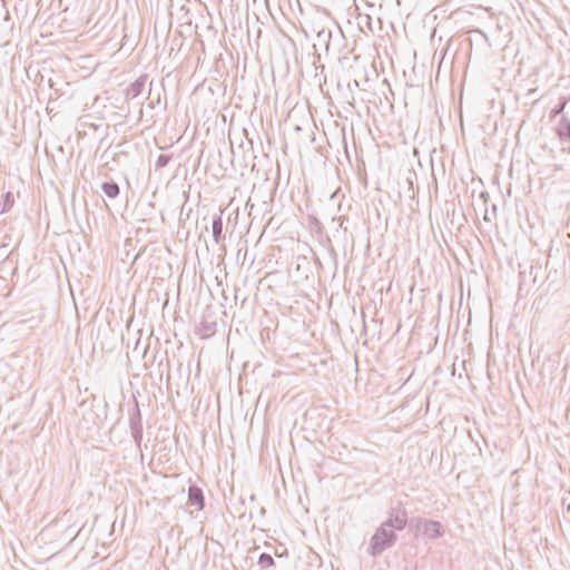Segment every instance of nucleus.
<instances>
[{
  "label": "nucleus",
  "mask_w": 570,
  "mask_h": 570,
  "mask_svg": "<svg viewBox=\"0 0 570 570\" xmlns=\"http://www.w3.org/2000/svg\"><path fill=\"white\" fill-rule=\"evenodd\" d=\"M415 524L416 531H420L429 540H434L444 534V527L441 522L424 518H414L411 520Z\"/></svg>",
  "instance_id": "nucleus-2"
},
{
  "label": "nucleus",
  "mask_w": 570,
  "mask_h": 570,
  "mask_svg": "<svg viewBox=\"0 0 570 570\" xmlns=\"http://www.w3.org/2000/svg\"><path fill=\"white\" fill-rule=\"evenodd\" d=\"M570 105V98H566V97H561L559 99V102L557 106H554L550 114H549V118L552 120L554 119L557 116L559 115H563L566 114L567 111H569V106Z\"/></svg>",
  "instance_id": "nucleus-10"
},
{
  "label": "nucleus",
  "mask_w": 570,
  "mask_h": 570,
  "mask_svg": "<svg viewBox=\"0 0 570 570\" xmlns=\"http://www.w3.org/2000/svg\"><path fill=\"white\" fill-rule=\"evenodd\" d=\"M470 32L478 33L482 38H484L485 41H489V38H488L487 33L484 31H482L481 29H473Z\"/></svg>",
  "instance_id": "nucleus-16"
},
{
  "label": "nucleus",
  "mask_w": 570,
  "mask_h": 570,
  "mask_svg": "<svg viewBox=\"0 0 570 570\" xmlns=\"http://www.w3.org/2000/svg\"><path fill=\"white\" fill-rule=\"evenodd\" d=\"M121 155H125V151L119 150V151L114 153V154L111 155V161H118V159H119V157H120Z\"/></svg>",
  "instance_id": "nucleus-17"
},
{
  "label": "nucleus",
  "mask_w": 570,
  "mask_h": 570,
  "mask_svg": "<svg viewBox=\"0 0 570 570\" xmlns=\"http://www.w3.org/2000/svg\"><path fill=\"white\" fill-rule=\"evenodd\" d=\"M148 80L147 75L139 76L134 82H131L127 89H126V98L127 99H135L138 96L141 95L144 91V88L146 86V82Z\"/></svg>",
  "instance_id": "nucleus-7"
},
{
  "label": "nucleus",
  "mask_w": 570,
  "mask_h": 570,
  "mask_svg": "<svg viewBox=\"0 0 570 570\" xmlns=\"http://www.w3.org/2000/svg\"><path fill=\"white\" fill-rule=\"evenodd\" d=\"M170 160H171V156L170 155L160 154L157 157V160H156V169H160V168L166 167L169 164Z\"/></svg>",
  "instance_id": "nucleus-15"
},
{
  "label": "nucleus",
  "mask_w": 570,
  "mask_h": 570,
  "mask_svg": "<svg viewBox=\"0 0 570 570\" xmlns=\"http://www.w3.org/2000/svg\"><path fill=\"white\" fill-rule=\"evenodd\" d=\"M556 134L561 142H570V117L563 114L557 124ZM563 151L570 154V147L563 148Z\"/></svg>",
  "instance_id": "nucleus-4"
},
{
  "label": "nucleus",
  "mask_w": 570,
  "mask_h": 570,
  "mask_svg": "<svg viewBox=\"0 0 570 570\" xmlns=\"http://www.w3.org/2000/svg\"><path fill=\"white\" fill-rule=\"evenodd\" d=\"M484 220H488V222L490 220V214H488V212H485V214H484Z\"/></svg>",
  "instance_id": "nucleus-19"
},
{
  "label": "nucleus",
  "mask_w": 570,
  "mask_h": 570,
  "mask_svg": "<svg viewBox=\"0 0 570 570\" xmlns=\"http://www.w3.org/2000/svg\"><path fill=\"white\" fill-rule=\"evenodd\" d=\"M101 189L104 194L110 199L117 198L120 193L118 184L115 183L114 180L102 183Z\"/></svg>",
  "instance_id": "nucleus-11"
},
{
  "label": "nucleus",
  "mask_w": 570,
  "mask_h": 570,
  "mask_svg": "<svg viewBox=\"0 0 570 570\" xmlns=\"http://www.w3.org/2000/svg\"><path fill=\"white\" fill-rule=\"evenodd\" d=\"M187 503L188 505L196 507L198 511L204 510L206 503L203 489L196 484H190L188 488Z\"/></svg>",
  "instance_id": "nucleus-5"
},
{
  "label": "nucleus",
  "mask_w": 570,
  "mask_h": 570,
  "mask_svg": "<svg viewBox=\"0 0 570 570\" xmlns=\"http://www.w3.org/2000/svg\"><path fill=\"white\" fill-rule=\"evenodd\" d=\"M212 233L215 244L223 239V218L222 215H214L212 220Z\"/></svg>",
  "instance_id": "nucleus-9"
},
{
  "label": "nucleus",
  "mask_w": 570,
  "mask_h": 570,
  "mask_svg": "<svg viewBox=\"0 0 570 570\" xmlns=\"http://www.w3.org/2000/svg\"><path fill=\"white\" fill-rule=\"evenodd\" d=\"M407 511L403 503L391 502L387 518L375 529L366 552L372 558L380 557L384 551L393 548L397 542V531H403L407 525Z\"/></svg>",
  "instance_id": "nucleus-1"
},
{
  "label": "nucleus",
  "mask_w": 570,
  "mask_h": 570,
  "mask_svg": "<svg viewBox=\"0 0 570 570\" xmlns=\"http://www.w3.org/2000/svg\"><path fill=\"white\" fill-rule=\"evenodd\" d=\"M416 180V174L414 170H407L406 176L402 181H399L400 194H404L409 198H414V181Z\"/></svg>",
  "instance_id": "nucleus-6"
},
{
  "label": "nucleus",
  "mask_w": 570,
  "mask_h": 570,
  "mask_svg": "<svg viewBox=\"0 0 570 570\" xmlns=\"http://www.w3.org/2000/svg\"><path fill=\"white\" fill-rule=\"evenodd\" d=\"M14 204V197L11 191H7L2 195L1 210L0 214H4L12 208Z\"/></svg>",
  "instance_id": "nucleus-12"
},
{
  "label": "nucleus",
  "mask_w": 570,
  "mask_h": 570,
  "mask_svg": "<svg viewBox=\"0 0 570 570\" xmlns=\"http://www.w3.org/2000/svg\"><path fill=\"white\" fill-rule=\"evenodd\" d=\"M101 158H106L107 160L110 159L111 160V155H109V149L105 150L104 154L101 155Z\"/></svg>",
  "instance_id": "nucleus-18"
},
{
  "label": "nucleus",
  "mask_w": 570,
  "mask_h": 570,
  "mask_svg": "<svg viewBox=\"0 0 570 570\" xmlns=\"http://www.w3.org/2000/svg\"><path fill=\"white\" fill-rule=\"evenodd\" d=\"M258 564L262 568H269V567H273L275 564V561H274L273 557L269 553L263 552L258 557Z\"/></svg>",
  "instance_id": "nucleus-14"
},
{
  "label": "nucleus",
  "mask_w": 570,
  "mask_h": 570,
  "mask_svg": "<svg viewBox=\"0 0 570 570\" xmlns=\"http://www.w3.org/2000/svg\"><path fill=\"white\" fill-rule=\"evenodd\" d=\"M332 38V31L330 29H322L316 35V42L314 43L315 50L317 48H324L325 51H328L330 49V41Z\"/></svg>",
  "instance_id": "nucleus-8"
},
{
  "label": "nucleus",
  "mask_w": 570,
  "mask_h": 570,
  "mask_svg": "<svg viewBox=\"0 0 570 570\" xmlns=\"http://www.w3.org/2000/svg\"><path fill=\"white\" fill-rule=\"evenodd\" d=\"M129 426L131 432V438L135 442V444L140 448L141 441H142V419L141 413L138 406V403H136L132 413L129 417Z\"/></svg>",
  "instance_id": "nucleus-3"
},
{
  "label": "nucleus",
  "mask_w": 570,
  "mask_h": 570,
  "mask_svg": "<svg viewBox=\"0 0 570 570\" xmlns=\"http://www.w3.org/2000/svg\"><path fill=\"white\" fill-rule=\"evenodd\" d=\"M567 510L570 512V503L567 504Z\"/></svg>",
  "instance_id": "nucleus-20"
},
{
  "label": "nucleus",
  "mask_w": 570,
  "mask_h": 570,
  "mask_svg": "<svg viewBox=\"0 0 570 570\" xmlns=\"http://www.w3.org/2000/svg\"><path fill=\"white\" fill-rule=\"evenodd\" d=\"M216 328V322H207L203 321L200 325L197 327V333L202 334L203 336H208L209 334H213Z\"/></svg>",
  "instance_id": "nucleus-13"
}]
</instances>
